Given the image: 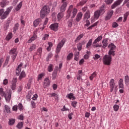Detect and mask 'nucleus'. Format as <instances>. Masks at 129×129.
I'll return each mask as SVG.
<instances>
[{
    "mask_svg": "<svg viewBox=\"0 0 129 129\" xmlns=\"http://www.w3.org/2000/svg\"><path fill=\"white\" fill-rule=\"evenodd\" d=\"M31 104L32 105V108H36V103H35V102L31 101Z\"/></svg>",
    "mask_w": 129,
    "mask_h": 129,
    "instance_id": "774afa93",
    "label": "nucleus"
},
{
    "mask_svg": "<svg viewBox=\"0 0 129 129\" xmlns=\"http://www.w3.org/2000/svg\"><path fill=\"white\" fill-rule=\"evenodd\" d=\"M12 38H13V33L9 32L7 35L6 39L7 41H10Z\"/></svg>",
    "mask_w": 129,
    "mask_h": 129,
    "instance_id": "c9c22d12",
    "label": "nucleus"
},
{
    "mask_svg": "<svg viewBox=\"0 0 129 129\" xmlns=\"http://www.w3.org/2000/svg\"><path fill=\"white\" fill-rule=\"evenodd\" d=\"M22 66H23V63L21 62L17 67L16 71V75L19 76L22 71Z\"/></svg>",
    "mask_w": 129,
    "mask_h": 129,
    "instance_id": "dca6fc26",
    "label": "nucleus"
},
{
    "mask_svg": "<svg viewBox=\"0 0 129 129\" xmlns=\"http://www.w3.org/2000/svg\"><path fill=\"white\" fill-rule=\"evenodd\" d=\"M108 40L107 39H103L102 41V48H106L108 43H107Z\"/></svg>",
    "mask_w": 129,
    "mask_h": 129,
    "instance_id": "412c9836",
    "label": "nucleus"
},
{
    "mask_svg": "<svg viewBox=\"0 0 129 129\" xmlns=\"http://www.w3.org/2000/svg\"><path fill=\"white\" fill-rule=\"evenodd\" d=\"M17 87V84L11 83V88L12 90H16Z\"/></svg>",
    "mask_w": 129,
    "mask_h": 129,
    "instance_id": "bf43d9fd",
    "label": "nucleus"
},
{
    "mask_svg": "<svg viewBox=\"0 0 129 129\" xmlns=\"http://www.w3.org/2000/svg\"><path fill=\"white\" fill-rule=\"evenodd\" d=\"M114 0H105L104 2L105 3L106 5H111Z\"/></svg>",
    "mask_w": 129,
    "mask_h": 129,
    "instance_id": "6e6d98bb",
    "label": "nucleus"
},
{
    "mask_svg": "<svg viewBox=\"0 0 129 129\" xmlns=\"http://www.w3.org/2000/svg\"><path fill=\"white\" fill-rule=\"evenodd\" d=\"M12 10L13 6L8 8L6 11H5V9L4 8L0 9L1 20H5V19H7V18L9 17V15H10V13L12 12Z\"/></svg>",
    "mask_w": 129,
    "mask_h": 129,
    "instance_id": "f257e3e1",
    "label": "nucleus"
},
{
    "mask_svg": "<svg viewBox=\"0 0 129 129\" xmlns=\"http://www.w3.org/2000/svg\"><path fill=\"white\" fill-rule=\"evenodd\" d=\"M72 10H73V5H71L67 10L68 14L66 17V20H68L71 16V12H72Z\"/></svg>",
    "mask_w": 129,
    "mask_h": 129,
    "instance_id": "9d476101",
    "label": "nucleus"
},
{
    "mask_svg": "<svg viewBox=\"0 0 129 129\" xmlns=\"http://www.w3.org/2000/svg\"><path fill=\"white\" fill-rule=\"evenodd\" d=\"M17 82H18V78L17 77H14L12 79L11 83L17 84Z\"/></svg>",
    "mask_w": 129,
    "mask_h": 129,
    "instance_id": "052dcab7",
    "label": "nucleus"
},
{
    "mask_svg": "<svg viewBox=\"0 0 129 129\" xmlns=\"http://www.w3.org/2000/svg\"><path fill=\"white\" fill-rule=\"evenodd\" d=\"M67 24L69 28H72L73 24V18H71L70 19H69L67 22Z\"/></svg>",
    "mask_w": 129,
    "mask_h": 129,
    "instance_id": "c756f323",
    "label": "nucleus"
},
{
    "mask_svg": "<svg viewBox=\"0 0 129 129\" xmlns=\"http://www.w3.org/2000/svg\"><path fill=\"white\" fill-rule=\"evenodd\" d=\"M78 12V10H77L76 8L73 9L72 12V16L71 17L72 19H74L75 17H76V15H77V12Z\"/></svg>",
    "mask_w": 129,
    "mask_h": 129,
    "instance_id": "393cba45",
    "label": "nucleus"
},
{
    "mask_svg": "<svg viewBox=\"0 0 129 129\" xmlns=\"http://www.w3.org/2000/svg\"><path fill=\"white\" fill-rule=\"evenodd\" d=\"M50 13V8L48 6H44L40 11V15L42 19L45 18V16H47Z\"/></svg>",
    "mask_w": 129,
    "mask_h": 129,
    "instance_id": "f03ea898",
    "label": "nucleus"
},
{
    "mask_svg": "<svg viewBox=\"0 0 129 129\" xmlns=\"http://www.w3.org/2000/svg\"><path fill=\"white\" fill-rule=\"evenodd\" d=\"M83 37H84V34L82 33L80 34L75 39V43H78V42H79L80 40H81V39H82V38H83Z\"/></svg>",
    "mask_w": 129,
    "mask_h": 129,
    "instance_id": "b1692460",
    "label": "nucleus"
},
{
    "mask_svg": "<svg viewBox=\"0 0 129 129\" xmlns=\"http://www.w3.org/2000/svg\"><path fill=\"white\" fill-rule=\"evenodd\" d=\"M108 56H113V57H114V56H115V51L109 50Z\"/></svg>",
    "mask_w": 129,
    "mask_h": 129,
    "instance_id": "a18cd8bd",
    "label": "nucleus"
},
{
    "mask_svg": "<svg viewBox=\"0 0 129 129\" xmlns=\"http://www.w3.org/2000/svg\"><path fill=\"white\" fill-rule=\"evenodd\" d=\"M125 4H126V7L129 8V0H124L123 5H125Z\"/></svg>",
    "mask_w": 129,
    "mask_h": 129,
    "instance_id": "0e129e2a",
    "label": "nucleus"
},
{
    "mask_svg": "<svg viewBox=\"0 0 129 129\" xmlns=\"http://www.w3.org/2000/svg\"><path fill=\"white\" fill-rule=\"evenodd\" d=\"M102 40V36L100 35L98 36L93 42V44H96L97 43H98L100 41H101Z\"/></svg>",
    "mask_w": 129,
    "mask_h": 129,
    "instance_id": "f704fd0d",
    "label": "nucleus"
},
{
    "mask_svg": "<svg viewBox=\"0 0 129 129\" xmlns=\"http://www.w3.org/2000/svg\"><path fill=\"white\" fill-rule=\"evenodd\" d=\"M97 74H96V72H94L91 76H90V80H93V78H94V77H95V76H96Z\"/></svg>",
    "mask_w": 129,
    "mask_h": 129,
    "instance_id": "4d7b16f0",
    "label": "nucleus"
},
{
    "mask_svg": "<svg viewBox=\"0 0 129 129\" xmlns=\"http://www.w3.org/2000/svg\"><path fill=\"white\" fill-rule=\"evenodd\" d=\"M6 102H10L12 98V90H10L4 96Z\"/></svg>",
    "mask_w": 129,
    "mask_h": 129,
    "instance_id": "0eeeda50",
    "label": "nucleus"
},
{
    "mask_svg": "<svg viewBox=\"0 0 129 129\" xmlns=\"http://www.w3.org/2000/svg\"><path fill=\"white\" fill-rule=\"evenodd\" d=\"M112 61V57L110 55H105L103 58V62L104 65L109 66L111 64Z\"/></svg>",
    "mask_w": 129,
    "mask_h": 129,
    "instance_id": "39448f33",
    "label": "nucleus"
},
{
    "mask_svg": "<svg viewBox=\"0 0 129 129\" xmlns=\"http://www.w3.org/2000/svg\"><path fill=\"white\" fill-rule=\"evenodd\" d=\"M97 24L98 22H95V23H94L93 24H92V25H91L90 26H89L87 29L88 30H92V28H94V27H96V26H97Z\"/></svg>",
    "mask_w": 129,
    "mask_h": 129,
    "instance_id": "8fccbe9b",
    "label": "nucleus"
},
{
    "mask_svg": "<svg viewBox=\"0 0 129 129\" xmlns=\"http://www.w3.org/2000/svg\"><path fill=\"white\" fill-rule=\"evenodd\" d=\"M112 27L114 28H117V27H118V24L115 22H113L112 24Z\"/></svg>",
    "mask_w": 129,
    "mask_h": 129,
    "instance_id": "e2e57ef3",
    "label": "nucleus"
},
{
    "mask_svg": "<svg viewBox=\"0 0 129 129\" xmlns=\"http://www.w3.org/2000/svg\"><path fill=\"white\" fill-rule=\"evenodd\" d=\"M86 3H87V0H82L80 3L77 4V7H82L84 6Z\"/></svg>",
    "mask_w": 129,
    "mask_h": 129,
    "instance_id": "cd10ccee",
    "label": "nucleus"
},
{
    "mask_svg": "<svg viewBox=\"0 0 129 129\" xmlns=\"http://www.w3.org/2000/svg\"><path fill=\"white\" fill-rule=\"evenodd\" d=\"M63 12H60L57 15V19L58 20H60L62 19V18H63Z\"/></svg>",
    "mask_w": 129,
    "mask_h": 129,
    "instance_id": "864d4df0",
    "label": "nucleus"
},
{
    "mask_svg": "<svg viewBox=\"0 0 129 129\" xmlns=\"http://www.w3.org/2000/svg\"><path fill=\"white\" fill-rule=\"evenodd\" d=\"M7 21V23L4 25V31H8L9 27H10V19H8Z\"/></svg>",
    "mask_w": 129,
    "mask_h": 129,
    "instance_id": "4be33fe9",
    "label": "nucleus"
},
{
    "mask_svg": "<svg viewBox=\"0 0 129 129\" xmlns=\"http://www.w3.org/2000/svg\"><path fill=\"white\" fill-rule=\"evenodd\" d=\"M73 56H74L73 53L72 52L70 53L67 57V60L68 61H70V60H71L72 58H73Z\"/></svg>",
    "mask_w": 129,
    "mask_h": 129,
    "instance_id": "ea45409f",
    "label": "nucleus"
},
{
    "mask_svg": "<svg viewBox=\"0 0 129 129\" xmlns=\"http://www.w3.org/2000/svg\"><path fill=\"white\" fill-rule=\"evenodd\" d=\"M82 17H83V13H82V12H79L76 16V19H75V22L79 23V22L82 20Z\"/></svg>",
    "mask_w": 129,
    "mask_h": 129,
    "instance_id": "f8f14e48",
    "label": "nucleus"
},
{
    "mask_svg": "<svg viewBox=\"0 0 129 129\" xmlns=\"http://www.w3.org/2000/svg\"><path fill=\"white\" fill-rule=\"evenodd\" d=\"M67 97L69 98V99H72V100H75L76 99V97L73 95V93H70L67 95Z\"/></svg>",
    "mask_w": 129,
    "mask_h": 129,
    "instance_id": "c85d7f7f",
    "label": "nucleus"
},
{
    "mask_svg": "<svg viewBox=\"0 0 129 129\" xmlns=\"http://www.w3.org/2000/svg\"><path fill=\"white\" fill-rule=\"evenodd\" d=\"M42 49L41 47H39L37 50L36 54L38 55V56H41L42 55Z\"/></svg>",
    "mask_w": 129,
    "mask_h": 129,
    "instance_id": "de8ad7c7",
    "label": "nucleus"
},
{
    "mask_svg": "<svg viewBox=\"0 0 129 129\" xmlns=\"http://www.w3.org/2000/svg\"><path fill=\"white\" fill-rule=\"evenodd\" d=\"M67 5H68V3H67V2H64L62 3V4L61 5V6L59 8L60 12L61 13H64V12L66 11V8H67Z\"/></svg>",
    "mask_w": 129,
    "mask_h": 129,
    "instance_id": "4468645a",
    "label": "nucleus"
},
{
    "mask_svg": "<svg viewBox=\"0 0 129 129\" xmlns=\"http://www.w3.org/2000/svg\"><path fill=\"white\" fill-rule=\"evenodd\" d=\"M58 28H59V24L57 23H53L49 26V29H50L51 31H54V32H57Z\"/></svg>",
    "mask_w": 129,
    "mask_h": 129,
    "instance_id": "6e6552de",
    "label": "nucleus"
},
{
    "mask_svg": "<svg viewBox=\"0 0 129 129\" xmlns=\"http://www.w3.org/2000/svg\"><path fill=\"white\" fill-rule=\"evenodd\" d=\"M5 109L7 113H11V108L8 105H5L4 106Z\"/></svg>",
    "mask_w": 129,
    "mask_h": 129,
    "instance_id": "58836bf2",
    "label": "nucleus"
},
{
    "mask_svg": "<svg viewBox=\"0 0 129 129\" xmlns=\"http://www.w3.org/2000/svg\"><path fill=\"white\" fill-rule=\"evenodd\" d=\"M100 13L97 10L94 12V20H98L99 17H100Z\"/></svg>",
    "mask_w": 129,
    "mask_h": 129,
    "instance_id": "5701e85b",
    "label": "nucleus"
},
{
    "mask_svg": "<svg viewBox=\"0 0 129 129\" xmlns=\"http://www.w3.org/2000/svg\"><path fill=\"white\" fill-rule=\"evenodd\" d=\"M18 109H19L20 111H22V110H23V105L22 104V103H19L18 104Z\"/></svg>",
    "mask_w": 129,
    "mask_h": 129,
    "instance_id": "338daca9",
    "label": "nucleus"
},
{
    "mask_svg": "<svg viewBox=\"0 0 129 129\" xmlns=\"http://www.w3.org/2000/svg\"><path fill=\"white\" fill-rule=\"evenodd\" d=\"M109 86H110V92H112L114 88L115 89H116V88H117V86H115V82H114V79H112L110 80Z\"/></svg>",
    "mask_w": 129,
    "mask_h": 129,
    "instance_id": "423d86ee",
    "label": "nucleus"
},
{
    "mask_svg": "<svg viewBox=\"0 0 129 129\" xmlns=\"http://www.w3.org/2000/svg\"><path fill=\"white\" fill-rule=\"evenodd\" d=\"M51 84V81H50V78L49 77L46 78L43 82V86L44 88L46 87H49Z\"/></svg>",
    "mask_w": 129,
    "mask_h": 129,
    "instance_id": "1a4fd4ad",
    "label": "nucleus"
},
{
    "mask_svg": "<svg viewBox=\"0 0 129 129\" xmlns=\"http://www.w3.org/2000/svg\"><path fill=\"white\" fill-rule=\"evenodd\" d=\"M78 102L77 101H72L71 102V105L74 107V108H76L77 106Z\"/></svg>",
    "mask_w": 129,
    "mask_h": 129,
    "instance_id": "13d9d810",
    "label": "nucleus"
},
{
    "mask_svg": "<svg viewBox=\"0 0 129 129\" xmlns=\"http://www.w3.org/2000/svg\"><path fill=\"white\" fill-rule=\"evenodd\" d=\"M26 73H25V71H22L19 76V80L20 81L22 80L23 78H25V77H26Z\"/></svg>",
    "mask_w": 129,
    "mask_h": 129,
    "instance_id": "bb28decb",
    "label": "nucleus"
},
{
    "mask_svg": "<svg viewBox=\"0 0 129 129\" xmlns=\"http://www.w3.org/2000/svg\"><path fill=\"white\" fill-rule=\"evenodd\" d=\"M16 122V119L11 118L9 119L8 124L9 125H14Z\"/></svg>",
    "mask_w": 129,
    "mask_h": 129,
    "instance_id": "473e14b6",
    "label": "nucleus"
},
{
    "mask_svg": "<svg viewBox=\"0 0 129 129\" xmlns=\"http://www.w3.org/2000/svg\"><path fill=\"white\" fill-rule=\"evenodd\" d=\"M123 2V0H116L114 3L112 5L111 8L112 10L113 9H115L116 7H118V6H119L120 4H121Z\"/></svg>",
    "mask_w": 129,
    "mask_h": 129,
    "instance_id": "9b49d317",
    "label": "nucleus"
},
{
    "mask_svg": "<svg viewBox=\"0 0 129 129\" xmlns=\"http://www.w3.org/2000/svg\"><path fill=\"white\" fill-rule=\"evenodd\" d=\"M23 126H24V122H19L16 126L19 129L23 128Z\"/></svg>",
    "mask_w": 129,
    "mask_h": 129,
    "instance_id": "37998d69",
    "label": "nucleus"
},
{
    "mask_svg": "<svg viewBox=\"0 0 129 129\" xmlns=\"http://www.w3.org/2000/svg\"><path fill=\"white\" fill-rule=\"evenodd\" d=\"M40 22H41V19L40 18H38V19L35 20L33 21V27L36 28V27H37V26L39 25V24H40Z\"/></svg>",
    "mask_w": 129,
    "mask_h": 129,
    "instance_id": "aec40b11",
    "label": "nucleus"
},
{
    "mask_svg": "<svg viewBox=\"0 0 129 129\" xmlns=\"http://www.w3.org/2000/svg\"><path fill=\"white\" fill-rule=\"evenodd\" d=\"M48 38H49V34H45L42 38V40H43V41H45V40H47Z\"/></svg>",
    "mask_w": 129,
    "mask_h": 129,
    "instance_id": "69168bd1",
    "label": "nucleus"
},
{
    "mask_svg": "<svg viewBox=\"0 0 129 129\" xmlns=\"http://www.w3.org/2000/svg\"><path fill=\"white\" fill-rule=\"evenodd\" d=\"M86 43V41L85 40H83L77 44V49L78 51H81L82 50V46L85 45Z\"/></svg>",
    "mask_w": 129,
    "mask_h": 129,
    "instance_id": "f3484780",
    "label": "nucleus"
},
{
    "mask_svg": "<svg viewBox=\"0 0 129 129\" xmlns=\"http://www.w3.org/2000/svg\"><path fill=\"white\" fill-rule=\"evenodd\" d=\"M22 6H23V2H21L16 7V8L15 9L16 12L20 11V10L21 9V8H22Z\"/></svg>",
    "mask_w": 129,
    "mask_h": 129,
    "instance_id": "79ce46f5",
    "label": "nucleus"
},
{
    "mask_svg": "<svg viewBox=\"0 0 129 129\" xmlns=\"http://www.w3.org/2000/svg\"><path fill=\"white\" fill-rule=\"evenodd\" d=\"M97 11L101 14L103 15L105 13V5L103 4L102 5L99 10H97Z\"/></svg>",
    "mask_w": 129,
    "mask_h": 129,
    "instance_id": "a211bd4d",
    "label": "nucleus"
},
{
    "mask_svg": "<svg viewBox=\"0 0 129 129\" xmlns=\"http://www.w3.org/2000/svg\"><path fill=\"white\" fill-rule=\"evenodd\" d=\"M0 95H1L2 97L6 95V93H5V91H4V88H0Z\"/></svg>",
    "mask_w": 129,
    "mask_h": 129,
    "instance_id": "603ef678",
    "label": "nucleus"
},
{
    "mask_svg": "<svg viewBox=\"0 0 129 129\" xmlns=\"http://www.w3.org/2000/svg\"><path fill=\"white\" fill-rule=\"evenodd\" d=\"M64 44H65V40L62 39L57 45L56 48V51H55L56 53V54H55V58H58L59 57V55H58V54H59V53L60 52V51H61V48H62V47L64 46Z\"/></svg>",
    "mask_w": 129,
    "mask_h": 129,
    "instance_id": "20e7f679",
    "label": "nucleus"
},
{
    "mask_svg": "<svg viewBox=\"0 0 129 129\" xmlns=\"http://www.w3.org/2000/svg\"><path fill=\"white\" fill-rule=\"evenodd\" d=\"M36 48H37V45H36V44H32L30 45V48L29 49V52H33V51H34V50H35Z\"/></svg>",
    "mask_w": 129,
    "mask_h": 129,
    "instance_id": "a878e982",
    "label": "nucleus"
},
{
    "mask_svg": "<svg viewBox=\"0 0 129 129\" xmlns=\"http://www.w3.org/2000/svg\"><path fill=\"white\" fill-rule=\"evenodd\" d=\"M18 30H19V23H17L15 24L13 27V32L14 33V34H16Z\"/></svg>",
    "mask_w": 129,
    "mask_h": 129,
    "instance_id": "72a5a7b5",
    "label": "nucleus"
},
{
    "mask_svg": "<svg viewBox=\"0 0 129 129\" xmlns=\"http://www.w3.org/2000/svg\"><path fill=\"white\" fill-rule=\"evenodd\" d=\"M45 76V73H42L39 75H38L37 81H39V80H42V78Z\"/></svg>",
    "mask_w": 129,
    "mask_h": 129,
    "instance_id": "c03bdc74",
    "label": "nucleus"
},
{
    "mask_svg": "<svg viewBox=\"0 0 129 129\" xmlns=\"http://www.w3.org/2000/svg\"><path fill=\"white\" fill-rule=\"evenodd\" d=\"M37 39V35L36 34H34L32 37H31L29 40L27 41V43H32L33 41H35Z\"/></svg>",
    "mask_w": 129,
    "mask_h": 129,
    "instance_id": "7c9ffc66",
    "label": "nucleus"
},
{
    "mask_svg": "<svg viewBox=\"0 0 129 129\" xmlns=\"http://www.w3.org/2000/svg\"><path fill=\"white\" fill-rule=\"evenodd\" d=\"M52 80H55V79H56V77H57V71H54V72L52 73Z\"/></svg>",
    "mask_w": 129,
    "mask_h": 129,
    "instance_id": "3c124183",
    "label": "nucleus"
},
{
    "mask_svg": "<svg viewBox=\"0 0 129 129\" xmlns=\"http://www.w3.org/2000/svg\"><path fill=\"white\" fill-rule=\"evenodd\" d=\"M9 55H11L12 62H14L15 60L18 56V51H17V48H12L9 52Z\"/></svg>",
    "mask_w": 129,
    "mask_h": 129,
    "instance_id": "7ed1b4c3",
    "label": "nucleus"
},
{
    "mask_svg": "<svg viewBox=\"0 0 129 129\" xmlns=\"http://www.w3.org/2000/svg\"><path fill=\"white\" fill-rule=\"evenodd\" d=\"M108 47L110 48V50H115L116 46L114 45V44L111 43L108 45Z\"/></svg>",
    "mask_w": 129,
    "mask_h": 129,
    "instance_id": "2f4dec72",
    "label": "nucleus"
},
{
    "mask_svg": "<svg viewBox=\"0 0 129 129\" xmlns=\"http://www.w3.org/2000/svg\"><path fill=\"white\" fill-rule=\"evenodd\" d=\"M47 70L48 72H52L53 71V64H50L48 67Z\"/></svg>",
    "mask_w": 129,
    "mask_h": 129,
    "instance_id": "5fc2aeb1",
    "label": "nucleus"
},
{
    "mask_svg": "<svg viewBox=\"0 0 129 129\" xmlns=\"http://www.w3.org/2000/svg\"><path fill=\"white\" fill-rule=\"evenodd\" d=\"M9 4L10 2H9V0H2L0 2V7L4 8L5 7H7Z\"/></svg>",
    "mask_w": 129,
    "mask_h": 129,
    "instance_id": "2eb2a0df",
    "label": "nucleus"
},
{
    "mask_svg": "<svg viewBox=\"0 0 129 129\" xmlns=\"http://www.w3.org/2000/svg\"><path fill=\"white\" fill-rule=\"evenodd\" d=\"M112 15H113V10H110L108 12L107 15L105 17V21L110 20L112 17Z\"/></svg>",
    "mask_w": 129,
    "mask_h": 129,
    "instance_id": "ddd939ff",
    "label": "nucleus"
},
{
    "mask_svg": "<svg viewBox=\"0 0 129 129\" xmlns=\"http://www.w3.org/2000/svg\"><path fill=\"white\" fill-rule=\"evenodd\" d=\"M124 81H125V84L127 86V85H129V77L128 76H124Z\"/></svg>",
    "mask_w": 129,
    "mask_h": 129,
    "instance_id": "a19ab883",
    "label": "nucleus"
},
{
    "mask_svg": "<svg viewBox=\"0 0 129 129\" xmlns=\"http://www.w3.org/2000/svg\"><path fill=\"white\" fill-rule=\"evenodd\" d=\"M91 45H92V39L89 40L88 43L86 44V48L89 49V48H90L91 46Z\"/></svg>",
    "mask_w": 129,
    "mask_h": 129,
    "instance_id": "4c0bfd02",
    "label": "nucleus"
},
{
    "mask_svg": "<svg viewBox=\"0 0 129 129\" xmlns=\"http://www.w3.org/2000/svg\"><path fill=\"white\" fill-rule=\"evenodd\" d=\"M10 56H7L6 57V59L5 60V62L3 65V67H5L7 66L9 64V61H10Z\"/></svg>",
    "mask_w": 129,
    "mask_h": 129,
    "instance_id": "49530a36",
    "label": "nucleus"
},
{
    "mask_svg": "<svg viewBox=\"0 0 129 129\" xmlns=\"http://www.w3.org/2000/svg\"><path fill=\"white\" fill-rule=\"evenodd\" d=\"M113 108L114 111H117L119 108V106H118V105L115 104L113 106Z\"/></svg>",
    "mask_w": 129,
    "mask_h": 129,
    "instance_id": "680f3d73",
    "label": "nucleus"
},
{
    "mask_svg": "<svg viewBox=\"0 0 129 129\" xmlns=\"http://www.w3.org/2000/svg\"><path fill=\"white\" fill-rule=\"evenodd\" d=\"M119 88H123V80L120 79L118 82Z\"/></svg>",
    "mask_w": 129,
    "mask_h": 129,
    "instance_id": "e433bc0d",
    "label": "nucleus"
},
{
    "mask_svg": "<svg viewBox=\"0 0 129 129\" xmlns=\"http://www.w3.org/2000/svg\"><path fill=\"white\" fill-rule=\"evenodd\" d=\"M90 11L89 10H88L84 15L83 20L85 21L86 20H88V19H90Z\"/></svg>",
    "mask_w": 129,
    "mask_h": 129,
    "instance_id": "6ab92c4d",
    "label": "nucleus"
},
{
    "mask_svg": "<svg viewBox=\"0 0 129 129\" xmlns=\"http://www.w3.org/2000/svg\"><path fill=\"white\" fill-rule=\"evenodd\" d=\"M128 15H129V12H127L124 14L123 21V22H125V21L127 20V17H128Z\"/></svg>",
    "mask_w": 129,
    "mask_h": 129,
    "instance_id": "09e8293b",
    "label": "nucleus"
}]
</instances>
